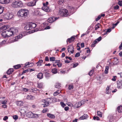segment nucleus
Segmentation results:
<instances>
[{"instance_id":"28","label":"nucleus","mask_w":122,"mask_h":122,"mask_svg":"<svg viewBox=\"0 0 122 122\" xmlns=\"http://www.w3.org/2000/svg\"><path fill=\"white\" fill-rule=\"evenodd\" d=\"M68 8L69 10L70 11V12L71 13V14H72L74 11V8L71 6H69Z\"/></svg>"},{"instance_id":"52","label":"nucleus","mask_w":122,"mask_h":122,"mask_svg":"<svg viewBox=\"0 0 122 122\" xmlns=\"http://www.w3.org/2000/svg\"><path fill=\"white\" fill-rule=\"evenodd\" d=\"M80 55V54L79 52L77 53L75 55V57H77L79 56Z\"/></svg>"},{"instance_id":"31","label":"nucleus","mask_w":122,"mask_h":122,"mask_svg":"<svg viewBox=\"0 0 122 122\" xmlns=\"http://www.w3.org/2000/svg\"><path fill=\"white\" fill-rule=\"evenodd\" d=\"M61 92V91L59 92V90H58L56 91L54 93L53 95L55 96H56L57 95L59 94Z\"/></svg>"},{"instance_id":"2","label":"nucleus","mask_w":122,"mask_h":122,"mask_svg":"<svg viewBox=\"0 0 122 122\" xmlns=\"http://www.w3.org/2000/svg\"><path fill=\"white\" fill-rule=\"evenodd\" d=\"M12 5L14 8L22 7L23 5V3L20 0L15 1L13 2Z\"/></svg>"},{"instance_id":"16","label":"nucleus","mask_w":122,"mask_h":122,"mask_svg":"<svg viewBox=\"0 0 122 122\" xmlns=\"http://www.w3.org/2000/svg\"><path fill=\"white\" fill-rule=\"evenodd\" d=\"M6 32V30L4 31L1 34V35L4 38L8 37Z\"/></svg>"},{"instance_id":"50","label":"nucleus","mask_w":122,"mask_h":122,"mask_svg":"<svg viewBox=\"0 0 122 122\" xmlns=\"http://www.w3.org/2000/svg\"><path fill=\"white\" fill-rule=\"evenodd\" d=\"M93 118V119L95 120L96 119V120H99V118L97 116L96 117L95 116Z\"/></svg>"},{"instance_id":"21","label":"nucleus","mask_w":122,"mask_h":122,"mask_svg":"<svg viewBox=\"0 0 122 122\" xmlns=\"http://www.w3.org/2000/svg\"><path fill=\"white\" fill-rule=\"evenodd\" d=\"M11 30V31L13 32V33L14 34V33L17 32L18 30L16 28H12L10 29Z\"/></svg>"},{"instance_id":"39","label":"nucleus","mask_w":122,"mask_h":122,"mask_svg":"<svg viewBox=\"0 0 122 122\" xmlns=\"http://www.w3.org/2000/svg\"><path fill=\"white\" fill-rule=\"evenodd\" d=\"M44 73L45 74V77L46 78H48L50 76L49 74L48 73V72H44Z\"/></svg>"},{"instance_id":"22","label":"nucleus","mask_w":122,"mask_h":122,"mask_svg":"<svg viewBox=\"0 0 122 122\" xmlns=\"http://www.w3.org/2000/svg\"><path fill=\"white\" fill-rule=\"evenodd\" d=\"M30 27L31 28V30L32 28H35L36 26V24L34 23H30Z\"/></svg>"},{"instance_id":"32","label":"nucleus","mask_w":122,"mask_h":122,"mask_svg":"<svg viewBox=\"0 0 122 122\" xmlns=\"http://www.w3.org/2000/svg\"><path fill=\"white\" fill-rule=\"evenodd\" d=\"M88 117V116L87 115L84 114L81 117V119H84L87 118Z\"/></svg>"},{"instance_id":"30","label":"nucleus","mask_w":122,"mask_h":122,"mask_svg":"<svg viewBox=\"0 0 122 122\" xmlns=\"http://www.w3.org/2000/svg\"><path fill=\"white\" fill-rule=\"evenodd\" d=\"M55 87L57 88H59L61 87V84L59 83H56L55 86Z\"/></svg>"},{"instance_id":"24","label":"nucleus","mask_w":122,"mask_h":122,"mask_svg":"<svg viewBox=\"0 0 122 122\" xmlns=\"http://www.w3.org/2000/svg\"><path fill=\"white\" fill-rule=\"evenodd\" d=\"M118 64V59L116 58H114L113 61V64L114 65H117Z\"/></svg>"},{"instance_id":"57","label":"nucleus","mask_w":122,"mask_h":122,"mask_svg":"<svg viewBox=\"0 0 122 122\" xmlns=\"http://www.w3.org/2000/svg\"><path fill=\"white\" fill-rule=\"evenodd\" d=\"M119 6L118 5H117L114 7V9L115 10H117L119 8Z\"/></svg>"},{"instance_id":"7","label":"nucleus","mask_w":122,"mask_h":122,"mask_svg":"<svg viewBox=\"0 0 122 122\" xmlns=\"http://www.w3.org/2000/svg\"><path fill=\"white\" fill-rule=\"evenodd\" d=\"M48 99V98H47L42 100V102L44 103V104H43L44 107L48 106L49 105V104L51 103V102H49V101H47V99Z\"/></svg>"},{"instance_id":"6","label":"nucleus","mask_w":122,"mask_h":122,"mask_svg":"<svg viewBox=\"0 0 122 122\" xmlns=\"http://www.w3.org/2000/svg\"><path fill=\"white\" fill-rule=\"evenodd\" d=\"M13 15L11 13H7L4 15V18L6 19L9 20L11 19L13 17Z\"/></svg>"},{"instance_id":"26","label":"nucleus","mask_w":122,"mask_h":122,"mask_svg":"<svg viewBox=\"0 0 122 122\" xmlns=\"http://www.w3.org/2000/svg\"><path fill=\"white\" fill-rule=\"evenodd\" d=\"M43 62V61L42 60H40L37 63L38 66H40L42 65V64Z\"/></svg>"},{"instance_id":"12","label":"nucleus","mask_w":122,"mask_h":122,"mask_svg":"<svg viewBox=\"0 0 122 122\" xmlns=\"http://www.w3.org/2000/svg\"><path fill=\"white\" fill-rule=\"evenodd\" d=\"M34 114L31 112H29L26 113V116L30 118H33Z\"/></svg>"},{"instance_id":"10","label":"nucleus","mask_w":122,"mask_h":122,"mask_svg":"<svg viewBox=\"0 0 122 122\" xmlns=\"http://www.w3.org/2000/svg\"><path fill=\"white\" fill-rule=\"evenodd\" d=\"M42 8L43 10L46 12H49L51 10V9L48 6H43Z\"/></svg>"},{"instance_id":"5","label":"nucleus","mask_w":122,"mask_h":122,"mask_svg":"<svg viewBox=\"0 0 122 122\" xmlns=\"http://www.w3.org/2000/svg\"><path fill=\"white\" fill-rule=\"evenodd\" d=\"M58 18L55 17L53 16H52L51 17L49 18L47 20V21L45 23V25H48V22L49 23H52L57 20Z\"/></svg>"},{"instance_id":"3","label":"nucleus","mask_w":122,"mask_h":122,"mask_svg":"<svg viewBox=\"0 0 122 122\" xmlns=\"http://www.w3.org/2000/svg\"><path fill=\"white\" fill-rule=\"evenodd\" d=\"M18 39H15L13 40V39H7L6 41L4 40L0 43V46H1L2 45L5 44L6 42V43H12L16 41H17Z\"/></svg>"},{"instance_id":"14","label":"nucleus","mask_w":122,"mask_h":122,"mask_svg":"<svg viewBox=\"0 0 122 122\" xmlns=\"http://www.w3.org/2000/svg\"><path fill=\"white\" fill-rule=\"evenodd\" d=\"M10 0H0V3L3 4H6L9 3Z\"/></svg>"},{"instance_id":"58","label":"nucleus","mask_w":122,"mask_h":122,"mask_svg":"<svg viewBox=\"0 0 122 122\" xmlns=\"http://www.w3.org/2000/svg\"><path fill=\"white\" fill-rule=\"evenodd\" d=\"M60 104L61 105V106L63 107H64L66 105L63 102H60Z\"/></svg>"},{"instance_id":"20","label":"nucleus","mask_w":122,"mask_h":122,"mask_svg":"<svg viewBox=\"0 0 122 122\" xmlns=\"http://www.w3.org/2000/svg\"><path fill=\"white\" fill-rule=\"evenodd\" d=\"M14 71V69L13 68L9 69L6 72L7 74L8 75H10L12 74Z\"/></svg>"},{"instance_id":"55","label":"nucleus","mask_w":122,"mask_h":122,"mask_svg":"<svg viewBox=\"0 0 122 122\" xmlns=\"http://www.w3.org/2000/svg\"><path fill=\"white\" fill-rule=\"evenodd\" d=\"M73 85H70L68 87V89L69 90H71L73 88Z\"/></svg>"},{"instance_id":"43","label":"nucleus","mask_w":122,"mask_h":122,"mask_svg":"<svg viewBox=\"0 0 122 122\" xmlns=\"http://www.w3.org/2000/svg\"><path fill=\"white\" fill-rule=\"evenodd\" d=\"M25 35L23 34H22V33H20L19 34V35L17 36V38H22L23 37V36H24Z\"/></svg>"},{"instance_id":"56","label":"nucleus","mask_w":122,"mask_h":122,"mask_svg":"<svg viewBox=\"0 0 122 122\" xmlns=\"http://www.w3.org/2000/svg\"><path fill=\"white\" fill-rule=\"evenodd\" d=\"M101 16L99 15L98 16L97 18H96V21H98L101 18Z\"/></svg>"},{"instance_id":"62","label":"nucleus","mask_w":122,"mask_h":122,"mask_svg":"<svg viewBox=\"0 0 122 122\" xmlns=\"http://www.w3.org/2000/svg\"><path fill=\"white\" fill-rule=\"evenodd\" d=\"M78 65V64L77 63H76L75 64H74L73 66V67H75L77 66Z\"/></svg>"},{"instance_id":"33","label":"nucleus","mask_w":122,"mask_h":122,"mask_svg":"<svg viewBox=\"0 0 122 122\" xmlns=\"http://www.w3.org/2000/svg\"><path fill=\"white\" fill-rule=\"evenodd\" d=\"M17 105L18 106H22L23 103L21 101H19L16 102Z\"/></svg>"},{"instance_id":"42","label":"nucleus","mask_w":122,"mask_h":122,"mask_svg":"<svg viewBox=\"0 0 122 122\" xmlns=\"http://www.w3.org/2000/svg\"><path fill=\"white\" fill-rule=\"evenodd\" d=\"M102 113L99 111H97V115L100 117L102 116Z\"/></svg>"},{"instance_id":"27","label":"nucleus","mask_w":122,"mask_h":122,"mask_svg":"<svg viewBox=\"0 0 122 122\" xmlns=\"http://www.w3.org/2000/svg\"><path fill=\"white\" fill-rule=\"evenodd\" d=\"M2 29L4 31V30H6L8 28V26L7 25H4L1 27Z\"/></svg>"},{"instance_id":"49","label":"nucleus","mask_w":122,"mask_h":122,"mask_svg":"<svg viewBox=\"0 0 122 122\" xmlns=\"http://www.w3.org/2000/svg\"><path fill=\"white\" fill-rule=\"evenodd\" d=\"M100 25L99 23H98L96 25L95 27V30H97L98 28H99L100 27L99 26Z\"/></svg>"},{"instance_id":"48","label":"nucleus","mask_w":122,"mask_h":122,"mask_svg":"<svg viewBox=\"0 0 122 122\" xmlns=\"http://www.w3.org/2000/svg\"><path fill=\"white\" fill-rule=\"evenodd\" d=\"M40 115H38L37 114H34V116H33V118H36L40 116Z\"/></svg>"},{"instance_id":"53","label":"nucleus","mask_w":122,"mask_h":122,"mask_svg":"<svg viewBox=\"0 0 122 122\" xmlns=\"http://www.w3.org/2000/svg\"><path fill=\"white\" fill-rule=\"evenodd\" d=\"M43 6H47V5L48 4V2L47 1H46L45 3H43Z\"/></svg>"},{"instance_id":"29","label":"nucleus","mask_w":122,"mask_h":122,"mask_svg":"<svg viewBox=\"0 0 122 122\" xmlns=\"http://www.w3.org/2000/svg\"><path fill=\"white\" fill-rule=\"evenodd\" d=\"M117 111L119 112H122V106H121L118 107Z\"/></svg>"},{"instance_id":"38","label":"nucleus","mask_w":122,"mask_h":122,"mask_svg":"<svg viewBox=\"0 0 122 122\" xmlns=\"http://www.w3.org/2000/svg\"><path fill=\"white\" fill-rule=\"evenodd\" d=\"M64 2V0H59L58 1V3L59 5H61Z\"/></svg>"},{"instance_id":"46","label":"nucleus","mask_w":122,"mask_h":122,"mask_svg":"<svg viewBox=\"0 0 122 122\" xmlns=\"http://www.w3.org/2000/svg\"><path fill=\"white\" fill-rule=\"evenodd\" d=\"M76 105H77L76 107L77 108L81 106L82 105L80 102H79L78 103H76Z\"/></svg>"},{"instance_id":"63","label":"nucleus","mask_w":122,"mask_h":122,"mask_svg":"<svg viewBox=\"0 0 122 122\" xmlns=\"http://www.w3.org/2000/svg\"><path fill=\"white\" fill-rule=\"evenodd\" d=\"M82 105L83 104L85 103L84 101L82 100L80 102Z\"/></svg>"},{"instance_id":"45","label":"nucleus","mask_w":122,"mask_h":122,"mask_svg":"<svg viewBox=\"0 0 122 122\" xmlns=\"http://www.w3.org/2000/svg\"><path fill=\"white\" fill-rule=\"evenodd\" d=\"M94 71V70H92L90 71L88 73L89 75L90 76H92L93 73Z\"/></svg>"},{"instance_id":"19","label":"nucleus","mask_w":122,"mask_h":122,"mask_svg":"<svg viewBox=\"0 0 122 122\" xmlns=\"http://www.w3.org/2000/svg\"><path fill=\"white\" fill-rule=\"evenodd\" d=\"M37 76L38 78L41 79L43 78V75L42 73L40 72L38 74Z\"/></svg>"},{"instance_id":"17","label":"nucleus","mask_w":122,"mask_h":122,"mask_svg":"<svg viewBox=\"0 0 122 122\" xmlns=\"http://www.w3.org/2000/svg\"><path fill=\"white\" fill-rule=\"evenodd\" d=\"M74 48L73 46L69 47L67 49L68 52L70 51L71 53H73L74 52Z\"/></svg>"},{"instance_id":"54","label":"nucleus","mask_w":122,"mask_h":122,"mask_svg":"<svg viewBox=\"0 0 122 122\" xmlns=\"http://www.w3.org/2000/svg\"><path fill=\"white\" fill-rule=\"evenodd\" d=\"M13 118L14 119L16 120L18 119V117L17 116L15 115L13 116Z\"/></svg>"},{"instance_id":"23","label":"nucleus","mask_w":122,"mask_h":122,"mask_svg":"<svg viewBox=\"0 0 122 122\" xmlns=\"http://www.w3.org/2000/svg\"><path fill=\"white\" fill-rule=\"evenodd\" d=\"M26 98L28 100L34 99L35 98V97L31 95H29L27 96Z\"/></svg>"},{"instance_id":"59","label":"nucleus","mask_w":122,"mask_h":122,"mask_svg":"<svg viewBox=\"0 0 122 122\" xmlns=\"http://www.w3.org/2000/svg\"><path fill=\"white\" fill-rule=\"evenodd\" d=\"M57 65L58 66V67H61V66L62 65V64L61 63H58L57 64Z\"/></svg>"},{"instance_id":"40","label":"nucleus","mask_w":122,"mask_h":122,"mask_svg":"<svg viewBox=\"0 0 122 122\" xmlns=\"http://www.w3.org/2000/svg\"><path fill=\"white\" fill-rule=\"evenodd\" d=\"M21 67V66L20 64H18L14 66V68L15 69H18Z\"/></svg>"},{"instance_id":"44","label":"nucleus","mask_w":122,"mask_h":122,"mask_svg":"<svg viewBox=\"0 0 122 122\" xmlns=\"http://www.w3.org/2000/svg\"><path fill=\"white\" fill-rule=\"evenodd\" d=\"M37 87L40 88H41L42 87V85L41 83H38L37 84Z\"/></svg>"},{"instance_id":"18","label":"nucleus","mask_w":122,"mask_h":122,"mask_svg":"<svg viewBox=\"0 0 122 122\" xmlns=\"http://www.w3.org/2000/svg\"><path fill=\"white\" fill-rule=\"evenodd\" d=\"M24 28L25 30H31V28L29 24H27L25 26V27Z\"/></svg>"},{"instance_id":"11","label":"nucleus","mask_w":122,"mask_h":122,"mask_svg":"<svg viewBox=\"0 0 122 122\" xmlns=\"http://www.w3.org/2000/svg\"><path fill=\"white\" fill-rule=\"evenodd\" d=\"M101 39H97L95 40L93 42L92 44L91 45V46L92 47H95L96 44L101 41Z\"/></svg>"},{"instance_id":"8","label":"nucleus","mask_w":122,"mask_h":122,"mask_svg":"<svg viewBox=\"0 0 122 122\" xmlns=\"http://www.w3.org/2000/svg\"><path fill=\"white\" fill-rule=\"evenodd\" d=\"M37 1V0H34L28 3L27 5L29 6H33L35 5Z\"/></svg>"},{"instance_id":"35","label":"nucleus","mask_w":122,"mask_h":122,"mask_svg":"<svg viewBox=\"0 0 122 122\" xmlns=\"http://www.w3.org/2000/svg\"><path fill=\"white\" fill-rule=\"evenodd\" d=\"M51 71L53 73L56 74V73L57 72V70L56 68H54L52 69Z\"/></svg>"},{"instance_id":"13","label":"nucleus","mask_w":122,"mask_h":122,"mask_svg":"<svg viewBox=\"0 0 122 122\" xmlns=\"http://www.w3.org/2000/svg\"><path fill=\"white\" fill-rule=\"evenodd\" d=\"M117 88L119 89H121L122 88V81H117Z\"/></svg>"},{"instance_id":"9","label":"nucleus","mask_w":122,"mask_h":122,"mask_svg":"<svg viewBox=\"0 0 122 122\" xmlns=\"http://www.w3.org/2000/svg\"><path fill=\"white\" fill-rule=\"evenodd\" d=\"M47 101H49V102H51V103L52 102H55L57 101V99L54 97L53 98H48V99H47Z\"/></svg>"},{"instance_id":"64","label":"nucleus","mask_w":122,"mask_h":122,"mask_svg":"<svg viewBox=\"0 0 122 122\" xmlns=\"http://www.w3.org/2000/svg\"><path fill=\"white\" fill-rule=\"evenodd\" d=\"M69 109V108L68 107H66L64 109H65V111H67V110H68Z\"/></svg>"},{"instance_id":"25","label":"nucleus","mask_w":122,"mask_h":122,"mask_svg":"<svg viewBox=\"0 0 122 122\" xmlns=\"http://www.w3.org/2000/svg\"><path fill=\"white\" fill-rule=\"evenodd\" d=\"M48 117L51 118H53L55 117V116L53 114H51L50 113H48L47 114Z\"/></svg>"},{"instance_id":"37","label":"nucleus","mask_w":122,"mask_h":122,"mask_svg":"<svg viewBox=\"0 0 122 122\" xmlns=\"http://www.w3.org/2000/svg\"><path fill=\"white\" fill-rule=\"evenodd\" d=\"M31 91L35 93L37 91H39V90L35 88H32L31 89Z\"/></svg>"},{"instance_id":"36","label":"nucleus","mask_w":122,"mask_h":122,"mask_svg":"<svg viewBox=\"0 0 122 122\" xmlns=\"http://www.w3.org/2000/svg\"><path fill=\"white\" fill-rule=\"evenodd\" d=\"M109 67L108 66H106L105 68V69L104 71L105 73L106 74H107L108 72Z\"/></svg>"},{"instance_id":"15","label":"nucleus","mask_w":122,"mask_h":122,"mask_svg":"<svg viewBox=\"0 0 122 122\" xmlns=\"http://www.w3.org/2000/svg\"><path fill=\"white\" fill-rule=\"evenodd\" d=\"M9 29V30H6V32H7L8 36V37L12 36L13 35V32H12V31H11V30L10 29Z\"/></svg>"},{"instance_id":"34","label":"nucleus","mask_w":122,"mask_h":122,"mask_svg":"<svg viewBox=\"0 0 122 122\" xmlns=\"http://www.w3.org/2000/svg\"><path fill=\"white\" fill-rule=\"evenodd\" d=\"M75 39H68L66 40V42L67 43L68 41L70 43H71L73 42L74 40Z\"/></svg>"},{"instance_id":"60","label":"nucleus","mask_w":122,"mask_h":122,"mask_svg":"<svg viewBox=\"0 0 122 122\" xmlns=\"http://www.w3.org/2000/svg\"><path fill=\"white\" fill-rule=\"evenodd\" d=\"M47 109H45L42 111V112L43 113L46 112L47 111Z\"/></svg>"},{"instance_id":"47","label":"nucleus","mask_w":122,"mask_h":122,"mask_svg":"<svg viewBox=\"0 0 122 122\" xmlns=\"http://www.w3.org/2000/svg\"><path fill=\"white\" fill-rule=\"evenodd\" d=\"M55 58L54 57H51L50 58V61H55Z\"/></svg>"},{"instance_id":"51","label":"nucleus","mask_w":122,"mask_h":122,"mask_svg":"<svg viewBox=\"0 0 122 122\" xmlns=\"http://www.w3.org/2000/svg\"><path fill=\"white\" fill-rule=\"evenodd\" d=\"M117 4L120 6H122V1H119L117 3Z\"/></svg>"},{"instance_id":"4","label":"nucleus","mask_w":122,"mask_h":122,"mask_svg":"<svg viewBox=\"0 0 122 122\" xmlns=\"http://www.w3.org/2000/svg\"><path fill=\"white\" fill-rule=\"evenodd\" d=\"M59 13L62 16H67L70 15L68 13V10L66 9L60 10Z\"/></svg>"},{"instance_id":"1","label":"nucleus","mask_w":122,"mask_h":122,"mask_svg":"<svg viewBox=\"0 0 122 122\" xmlns=\"http://www.w3.org/2000/svg\"><path fill=\"white\" fill-rule=\"evenodd\" d=\"M29 13V11L27 10L21 9L19 11L18 14L19 16L25 17L28 15Z\"/></svg>"},{"instance_id":"61","label":"nucleus","mask_w":122,"mask_h":122,"mask_svg":"<svg viewBox=\"0 0 122 122\" xmlns=\"http://www.w3.org/2000/svg\"><path fill=\"white\" fill-rule=\"evenodd\" d=\"M8 118V117L6 116H5L3 118V120H4V121H6V120Z\"/></svg>"},{"instance_id":"41","label":"nucleus","mask_w":122,"mask_h":122,"mask_svg":"<svg viewBox=\"0 0 122 122\" xmlns=\"http://www.w3.org/2000/svg\"><path fill=\"white\" fill-rule=\"evenodd\" d=\"M4 8L3 7L0 6V14L2 13L3 12Z\"/></svg>"}]
</instances>
